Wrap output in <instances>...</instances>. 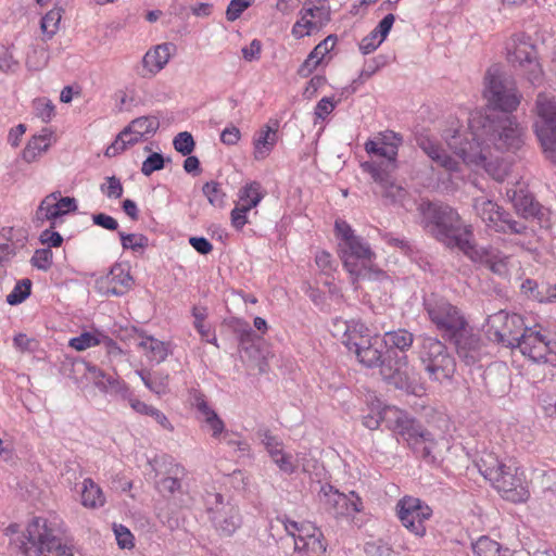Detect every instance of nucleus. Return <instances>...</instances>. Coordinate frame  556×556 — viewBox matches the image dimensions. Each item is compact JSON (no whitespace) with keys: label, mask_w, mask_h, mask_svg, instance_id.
<instances>
[{"label":"nucleus","mask_w":556,"mask_h":556,"mask_svg":"<svg viewBox=\"0 0 556 556\" xmlns=\"http://www.w3.org/2000/svg\"><path fill=\"white\" fill-rule=\"evenodd\" d=\"M473 208L486 227L494 231L500 227L498 225L506 212L497 203L485 198L475 199Z\"/></svg>","instance_id":"28"},{"label":"nucleus","mask_w":556,"mask_h":556,"mask_svg":"<svg viewBox=\"0 0 556 556\" xmlns=\"http://www.w3.org/2000/svg\"><path fill=\"white\" fill-rule=\"evenodd\" d=\"M100 191L108 199H121L124 193V187L121 182V179L116 176L106 177L104 182L100 185Z\"/></svg>","instance_id":"50"},{"label":"nucleus","mask_w":556,"mask_h":556,"mask_svg":"<svg viewBox=\"0 0 556 556\" xmlns=\"http://www.w3.org/2000/svg\"><path fill=\"white\" fill-rule=\"evenodd\" d=\"M381 38L378 36V34L372 29L367 36H365L361 42H359V50L363 54H369L377 50L383 40H380Z\"/></svg>","instance_id":"59"},{"label":"nucleus","mask_w":556,"mask_h":556,"mask_svg":"<svg viewBox=\"0 0 556 556\" xmlns=\"http://www.w3.org/2000/svg\"><path fill=\"white\" fill-rule=\"evenodd\" d=\"M118 236L124 250L143 252L149 245L148 237L142 233H125L119 231Z\"/></svg>","instance_id":"44"},{"label":"nucleus","mask_w":556,"mask_h":556,"mask_svg":"<svg viewBox=\"0 0 556 556\" xmlns=\"http://www.w3.org/2000/svg\"><path fill=\"white\" fill-rule=\"evenodd\" d=\"M479 471L502 496L513 503L526 502L529 490L523 471L511 460L505 463L492 453L481 457Z\"/></svg>","instance_id":"5"},{"label":"nucleus","mask_w":556,"mask_h":556,"mask_svg":"<svg viewBox=\"0 0 556 556\" xmlns=\"http://www.w3.org/2000/svg\"><path fill=\"white\" fill-rule=\"evenodd\" d=\"M203 194L206 197L210 204L215 207H223L225 205V192L217 181H208L202 188Z\"/></svg>","instance_id":"47"},{"label":"nucleus","mask_w":556,"mask_h":556,"mask_svg":"<svg viewBox=\"0 0 556 556\" xmlns=\"http://www.w3.org/2000/svg\"><path fill=\"white\" fill-rule=\"evenodd\" d=\"M527 328L521 315L498 311L488 317L485 332L490 340L515 349L516 342Z\"/></svg>","instance_id":"12"},{"label":"nucleus","mask_w":556,"mask_h":556,"mask_svg":"<svg viewBox=\"0 0 556 556\" xmlns=\"http://www.w3.org/2000/svg\"><path fill=\"white\" fill-rule=\"evenodd\" d=\"M383 344L388 350H399L406 352L410 349L414 342V334L406 329H396L387 331L383 334Z\"/></svg>","instance_id":"33"},{"label":"nucleus","mask_w":556,"mask_h":556,"mask_svg":"<svg viewBox=\"0 0 556 556\" xmlns=\"http://www.w3.org/2000/svg\"><path fill=\"white\" fill-rule=\"evenodd\" d=\"M337 42V37L334 35H329L323 41H320L311 53L318 59L320 62L333 49Z\"/></svg>","instance_id":"60"},{"label":"nucleus","mask_w":556,"mask_h":556,"mask_svg":"<svg viewBox=\"0 0 556 556\" xmlns=\"http://www.w3.org/2000/svg\"><path fill=\"white\" fill-rule=\"evenodd\" d=\"M354 353L362 365L368 368L379 366L383 379L395 388L407 392H415L406 355L397 357L393 368L391 359L384 358L382 351L377 346V338H370L366 344L361 345Z\"/></svg>","instance_id":"6"},{"label":"nucleus","mask_w":556,"mask_h":556,"mask_svg":"<svg viewBox=\"0 0 556 556\" xmlns=\"http://www.w3.org/2000/svg\"><path fill=\"white\" fill-rule=\"evenodd\" d=\"M126 400H128L130 407L140 415H146L152 417L163 429L167 431H174V426L168 420L166 415L152 405H148L147 403L140 401L139 399L132 396L128 393Z\"/></svg>","instance_id":"31"},{"label":"nucleus","mask_w":556,"mask_h":556,"mask_svg":"<svg viewBox=\"0 0 556 556\" xmlns=\"http://www.w3.org/2000/svg\"><path fill=\"white\" fill-rule=\"evenodd\" d=\"M49 60L48 52L43 47H30L25 59V66L28 71L42 70Z\"/></svg>","instance_id":"43"},{"label":"nucleus","mask_w":556,"mask_h":556,"mask_svg":"<svg viewBox=\"0 0 556 556\" xmlns=\"http://www.w3.org/2000/svg\"><path fill=\"white\" fill-rule=\"evenodd\" d=\"M138 333V348L141 349L146 357L152 362L160 364L166 359L169 353L168 344L152 336L147 334L144 331H137Z\"/></svg>","instance_id":"29"},{"label":"nucleus","mask_w":556,"mask_h":556,"mask_svg":"<svg viewBox=\"0 0 556 556\" xmlns=\"http://www.w3.org/2000/svg\"><path fill=\"white\" fill-rule=\"evenodd\" d=\"M424 309L443 338L457 341L467 323L460 309L438 293L424 296Z\"/></svg>","instance_id":"8"},{"label":"nucleus","mask_w":556,"mask_h":556,"mask_svg":"<svg viewBox=\"0 0 556 556\" xmlns=\"http://www.w3.org/2000/svg\"><path fill=\"white\" fill-rule=\"evenodd\" d=\"M417 146L427 154L431 161L446 172L454 174L459 170V162L447 154L443 148L432 138L420 135L416 139Z\"/></svg>","instance_id":"25"},{"label":"nucleus","mask_w":556,"mask_h":556,"mask_svg":"<svg viewBox=\"0 0 556 556\" xmlns=\"http://www.w3.org/2000/svg\"><path fill=\"white\" fill-rule=\"evenodd\" d=\"M318 496L324 509L334 518H353L363 509L362 498L354 491L344 494L325 484Z\"/></svg>","instance_id":"17"},{"label":"nucleus","mask_w":556,"mask_h":556,"mask_svg":"<svg viewBox=\"0 0 556 556\" xmlns=\"http://www.w3.org/2000/svg\"><path fill=\"white\" fill-rule=\"evenodd\" d=\"M330 18L331 10L326 0H307L299 11V18L293 24L291 34L296 39L311 36L326 26Z\"/></svg>","instance_id":"15"},{"label":"nucleus","mask_w":556,"mask_h":556,"mask_svg":"<svg viewBox=\"0 0 556 556\" xmlns=\"http://www.w3.org/2000/svg\"><path fill=\"white\" fill-rule=\"evenodd\" d=\"M80 504L89 509H97L106 503L105 495L98 483L91 478H85L80 486Z\"/></svg>","instance_id":"30"},{"label":"nucleus","mask_w":556,"mask_h":556,"mask_svg":"<svg viewBox=\"0 0 556 556\" xmlns=\"http://www.w3.org/2000/svg\"><path fill=\"white\" fill-rule=\"evenodd\" d=\"M172 472L175 475V477H165L159 481V489L161 492L174 494L180 490L181 482L179 476L185 475V468L179 464H175Z\"/></svg>","instance_id":"46"},{"label":"nucleus","mask_w":556,"mask_h":556,"mask_svg":"<svg viewBox=\"0 0 556 556\" xmlns=\"http://www.w3.org/2000/svg\"><path fill=\"white\" fill-rule=\"evenodd\" d=\"M53 228L45 229L41 231L39 236V240L42 244L47 245V249L50 248H59L63 243L62 236L58 232L52 230Z\"/></svg>","instance_id":"63"},{"label":"nucleus","mask_w":556,"mask_h":556,"mask_svg":"<svg viewBox=\"0 0 556 556\" xmlns=\"http://www.w3.org/2000/svg\"><path fill=\"white\" fill-rule=\"evenodd\" d=\"M77 207L75 198L61 197V192L55 191L41 200L35 217L38 222H49L51 228H55L61 217L76 212Z\"/></svg>","instance_id":"20"},{"label":"nucleus","mask_w":556,"mask_h":556,"mask_svg":"<svg viewBox=\"0 0 556 556\" xmlns=\"http://www.w3.org/2000/svg\"><path fill=\"white\" fill-rule=\"evenodd\" d=\"M33 108L35 115L40 118L43 123L51 121L54 115V105L47 98H37L33 101Z\"/></svg>","instance_id":"51"},{"label":"nucleus","mask_w":556,"mask_h":556,"mask_svg":"<svg viewBox=\"0 0 556 556\" xmlns=\"http://www.w3.org/2000/svg\"><path fill=\"white\" fill-rule=\"evenodd\" d=\"M256 435L260 439L261 443L264 445L269 457H271L273 455H278V452L283 450L282 440L279 437L273 434L269 429L260 428L256 431Z\"/></svg>","instance_id":"42"},{"label":"nucleus","mask_w":556,"mask_h":556,"mask_svg":"<svg viewBox=\"0 0 556 556\" xmlns=\"http://www.w3.org/2000/svg\"><path fill=\"white\" fill-rule=\"evenodd\" d=\"M417 354L420 364L432 382H451L456 371V361L446 345L435 337L420 336Z\"/></svg>","instance_id":"7"},{"label":"nucleus","mask_w":556,"mask_h":556,"mask_svg":"<svg viewBox=\"0 0 556 556\" xmlns=\"http://www.w3.org/2000/svg\"><path fill=\"white\" fill-rule=\"evenodd\" d=\"M535 109L538 114L535 134L546 157L556 161V97L552 93L540 92L536 97Z\"/></svg>","instance_id":"11"},{"label":"nucleus","mask_w":556,"mask_h":556,"mask_svg":"<svg viewBox=\"0 0 556 556\" xmlns=\"http://www.w3.org/2000/svg\"><path fill=\"white\" fill-rule=\"evenodd\" d=\"M102 331L93 330L86 331L78 337L72 338L68 345L76 351H85L89 348H93L101 344Z\"/></svg>","instance_id":"38"},{"label":"nucleus","mask_w":556,"mask_h":556,"mask_svg":"<svg viewBox=\"0 0 556 556\" xmlns=\"http://www.w3.org/2000/svg\"><path fill=\"white\" fill-rule=\"evenodd\" d=\"M506 195L514 205L516 212L521 216L528 218L538 215L540 204L534 201L533 195L525 184L517 182L513 187L507 188Z\"/></svg>","instance_id":"26"},{"label":"nucleus","mask_w":556,"mask_h":556,"mask_svg":"<svg viewBox=\"0 0 556 556\" xmlns=\"http://www.w3.org/2000/svg\"><path fill=\"white\" fill-rule=\"evenodd\" d=\"M498 226L500 227H497L496 232L501 233H514L521 236H529L532 233V230L523 222L514 219L507 212H505V216L502 218Z\"/></svg>","instance_id":"39"},{"label":"nucleus","mask_w":556,"mask_h":556,"mask_svg":"<svg viewBox=\"0 0 556 556\" xmlns=\"http://www.w3.org/2000/svg\"><path fill=\"white\" fill-rule=\"evenodd\" d=\"M62 12V8H53L42 16L40 28L48 39L52 38L59 30Z\"/></svg>","instance_id":"41"},{"label":"nucleus","mask_w":556,"mask_h":556,"mask_svg":"<svg viewBox=\"0 0 556 556\" xmlns=\"http://www.w3.org/2000/svg\"><path fill=\"white\" fill-rule=\"evenodd\" d=\"M25 536L35 556H74L73 547L62 542L45 518H34Z\"/></svg>","instance_id":"10"},{"label":"nucleus","mask_w":556,"mask_h":556,"mask_svg":"<svg viewBox=\"0 0 556 556\" xmlns=\"http://www.w3.org/2000/svg\"><path fill=\"white\" fill-rule=\"evenodd\" d=\"M174 148L182 155H189L194 149V140L190 132L181 131L173 140Z\"/></svg>","instance_id":"53"},{"label":"nucleus","mask_w":556,"mask_h":556,"mask_svg":"<svg viewBox=\"0 0 556 556\" xmlns=\"http://www.w3.org/2000/svg\"><path fill=\"white\" fill-rule=\"evenodd\" d=\"M464 254L472 262L479 263L493 274L506 278L509 275L510 257L492 247H478L475 241L465 250Z\"/></svg>","instance_id":"21"},{"label":"nucleus","mask_w":556,"mask_h":556,"mask_svg":"<svg viewBox=\"0 0 556 556\" xmlns=\"http://www.w3.org/2000/svg\"><path fill=\"white\" fill-rule=\"evenodd\" d=\"M484 98L490 112L470 121L469 130H454L446 135L448 149L463 163L484 169L492 178L502 181L509 165L503 152H517L525 143V128L511 115L520 104L521 94L516 84L501 74L496 66L488 70L484 78Z\"/></svg>","instance_id":"1"},{"label":"nucleus","mask_w":556,"mask_h":556,"mask_svg":"<svg viewBox=\"0 0 556 556\" xmlns=\"http://www.w3.org/2000/svg\"><path fill=\"white\" fill-rule=\"evenodd\" d=\"M174 48L173 43L165 42L149 49L142 58L138 74L141 77H152L160 73L168 63Z\"/></svg>","instance_id":"23"},{"label":"nucleus","mask_w":556,"mask_h":556,"mask_svg":"<svg viewBox=\"0 0 556 556\" xmlns=\"http://www.w3.org/2000/svg\"><path fill=\"white\" fill-rule=\"evenodd\" d=\"M52 143V132L43 129L41 134L34 136L27 143L24 150V159L27 162H33L38 155L46 152Z\"/></svg>","instance_id":"34"},{"label":"nucleus","mask_w":556,"mask_h":556,"mask_svg":"<svg viewBox=\"0 0 556 556\" xmlns=\"http://www.w3.org/2000/svg\"><path fill=\"white\" fill-rule=\"evenodd\" d=\"M203 502L210 514V519L222 534L231 535L238 529L241 523L239 510L229 502L225 503L220 493L206 491Z\"/></svg>","instance_id":"14"},{"label":"nucleus","mask_w":556,"mask_h":556,"mask_svg":"<svg viewBox=\"0 0 556 556\" xmlns=\"http://www.w3.org/2000/svg\"><path fill=\"white\" fill-rule=\"evenodd\" d=\"M270 458L282 473L292 475L295 472V460L292 454L285 452V450L278 452V455H273Z\"/></svg>","instance_id":"52"},{"label":"nucleus","mask_w":556,"mask_h":556,"mask_svg":"<svg viewBox=\"0 0 556 556\" xmlns=\"http://www.w3.org/2000/svg\"><path fill=\"white\" fill-rule=\"evenodd\" d=\"M334 231L339 240V255L343 267L353 277V283L359 279L383 280L388 275L375 266L376 253L370 244L356 235L350 224L343 219L334 222Z\"/></svg>","instance_id":"4"},{"label":"nucleus","mask_w":556,"mask_h":556,"mask_svg":"<svg viewBox=\"0 0 556 556\" xmlns=\"http://www.w3.org/2000/svg\"><path fill=\"white\" fill-rule=\"evenodd\" d=\"M338 102L333 97H324L321 98L316 106H315V117L316 119L325 121L328 115H330L336 109Z\"/></svg>","instance_id":"56"},{"label":"nucleus","mask_w":556,"mask_h":556,"mask_svg":"<svg viewBox=\"0 0 556 556\" xmlns=\"http://www.w3.org/2000/svg\"><path fill=\"white\" fill-rule=\"evenodd\" d=\"M538 401L546 416H556V395L549 393H542L539 395Z\"/></svg>","instance_id":"64"},{"label":"nucleus","mask_w":556,"mask_h":556,"mask_svg":"<svg viewBox=\"0 0 556 556\" xmlns=\"http://www.w3.org/2000/svg\"><path fill=\"white\" fill-rule=\"evenodd\" d=\"M514 50L508 47V61L527 77L532 84H539L542 80L543 71L538 60V53L533 45L529 43L525 36L513 40Z\"/></svg>","instance_id":"18"},{"label":"nucleus","mask_w":556,"mask_h":556,"mask_svg":"<svg viewBox=\"0 0 556 556\" xmlns=\"http://www.w3.org/2000/svg\"><path fill=\"white\" fill-rule=\"evenodd\" d=\"M134 285L127 264L115 263L109 273L100 276L94 281L97 292L104 296H122L126 294Z\"/></svg>","instance_id":"19"},{"label":"nucleus","mask_w":556,"mask_h":556,"mask_svg":"<svg viewBox=\"0 0 556 556\" xmlns=\"http://www.w3.org/2000/svg\"><path fill=\"white\" fill-rule=\"evenodd\" d=\"M53 261V253L50 249H39L36 250L31 257V265L40 270H48Z\"/></svg>","instance_id":"54"},{"label":"nucleus","mask_w":556,"mask_h":556,"mask_svg":"<svg viewBox=\"0 0 556 556\" xmlns=\"http://www.w3.org/2000/svg\"><path fill=\"white\" fill-rule=\"evenodd\" d=\"M164 167V157L160 153L150 154L142 163L141 173L144 176H150L154 172L160 170Z\"/></svg>","instance_id":"57"},{"label":"nucleus","mask_w":556,"mask_h":556,"mask_svg":"<svg viewBox=\"0 0 556 556\" xmlns=\"http://www.w3.org/2000/svg\"><path fill=\"white\" fill-rule=\"evenodd\" d=\"M251 210L247 207L245 205L237 204L231 213H230V219L231 225L236 230H241L243 227L248 224V213Z\"/></svg>","instance_id":"58"},{"label":"nucleus","mask_w":556,"mask_h":556,"mask_svg":"<svg viewBox=\"0 0 556 556\" xmlns=\"http://www.w3.org/2000/svg\"><path fill=\"white\" fill-rule=\"evenodd\" d=\"M251 4V0H231L226 11L227 20L230 22L236 21Z\"/></svg>","instance_id":"61"},{"label":"nucleus","mask_w":556,"mask_h":556,"mask_svg":"<svg viewBox=\"0 0 556 556\" xmlns=\"http://www.w3.org/2000/svg\"><path fill=\"white\" fill-rule=\"evenodd\" d=\"M534 479L540 483L544 493H554L556 488V469H541L534 470Z\"/></svg>","instance_id":"48"},{"label":"nucleus","mask_w":556,"mask_h":556,"mask_svg":"<svg viewBox=\"0 0 556 556\" xmlns=\"http://www.w3.org/2000/svg\"><path fill=\"white\" fill-rule=\"evenodd\" d=\"M85 367L84 376L90 381L100 392L103 393H117L122 395L123 399H126L129 391L127 386L121 381L118 378L108 375L98 366L89 363L83 362Z\"/></svg>","instance_id":"22"},{"label":"nucleus","mask_w":556,"mask_h":556,"mask_svg":"<svg viewBox=\"0 0 556 556\" xmlns=\"http://www.w3.org/2000/svg\"><path fill=\"white\" fill-rule=\"evenodd\" d=\"M392 409H396L395 407H387L382 412H376L368 414L363 417V425L368 428L369 430H376L380 427L381 421L383 418L388 417L389 415H392L395 419V415Z\"/></svg>","instance_id":"55"},{"label":"nucleus","mask_w":556,"mask_h":556,"mask_svg":"<svg viewBox=\"0 0 556 556\" xmlns=\"http://www.w3.org/2000/svg\"><path fill=\"white\" fill-rule=\"evenodd\" d=\"M432 508L415 496L405 495L395 505V515L401 525L417 538L426 535V522L432 517Z\"/></svg>","instance_id":"13"},{"label":"nucleus","mask_w":556,"mask_h":556,"mask_svg":"<svg viewBox=\"0 0 556 556\" xmlns=\"http://www.w3.org/2000/svg\"><path fill=\"white\" fill-rule=\"evenodd\" d=\"M265 197V191L257 181L244 185L238 192L239 204L245 205L249 210L256 207Z\"/></svg>","instance_id":"36"},{"label":"nucleus","mask_w":556,"mask_h":556,"mask_svg":"<svg viewBox=\"0 0 556 556\" xmlns=\"http://www.w3.org/2000/svg\"><path fill=\"white\" fill-rule=\"evenodd\" d=\"M279 123L270 119L262 126L253 137V156L256 161L265 160L274 150L278 141Z\"/></svg>","instance_id":"24"},{"label":"nucleus","mask_w":556,"mask_h":556,"mask_svg":"<svg viewBox=\"0 0 556 556\" xmlns=\"http://www.w3.org/2000/svg\"><path fill=\"white\" fill-rule=\"evenodd\" d=\"M419 211L425 229L446 248L464 253L473 241L472 226L452 206L428 201L419 205Z\"/></svg>","instance_id":"3"},{"label":"nucleus","mask_w":556,"mask_h":556,"mask_svg":"<svg viewBox=\"0 0 556 556\" xmlns=\"http://www.w3.org/2000/svg\"><path fill=\"white\" fill-rule=\"evenodd\" d=\"M193 405L197 410L203 416V420L212 432L214 439L220 440L226 433L225 424L219 418L217 413L208 405L205 396L197 393L193 397Z\"/></svg>","instance_id":"27"},{"label":"nucleus","mask_w":556,"mask_h":556,"mask_svg":"<svg viewBox=\"0 0 556 556\" xmlns=\"http://www.w3.org/2000/svg\"><path fill=\"white\" fill-rule=\"evenodd\" d=\"M395 415V431L403 438L413 452L428 464L437 462L432 454L435 442L429 431L401 409H392Z\"/></svg>","instance_id":"9"},{"label":"nucleus","mask_w":556,"mask_h":556,"mask_svg":"<svg viewBox=\"0 0 556 556\" xmlns=\"http://www.w3.org/2000/svg\"><path fill=\"white\" fill-rule=\"evenodd\" d=\"M368 328L361 321L350 320V329L342 339L349 351L355 352L361 345L366 344L370 339Z\"/></svg>","instance_id":"32"},{"label":"nucleus","mask_w":556,"mask_h":556,"mask_svg":"<svg viewBox=\"0 0 556 556\" xmlns=\"http://www.w3.org/2000/svg\"><path fill=\"white\" fill-rule=\"evenodd\" d=\"M14 233L15 230L12 227H3L0 230V257H10L15 254Z\"/></svg>","instance_id":"49"},{"label":"nucleus","mask_w":556,"mask_h":556,"mask_svg":"<svg viewBox=\"0 0 556 556\" xmlns=\"http://www.w3.org/2000/svg\"><path fill=\"white\" fill-rule=\"evenodd\" d=\"M403 143L401 134L393 130H383L368 139L364 149L369 155L381 159L380 161H366L361 167L368 173L379 186L383 198L392 203L401 202L406 194L404 188L397 185L393 174L399 167V149Z\"/></svg>","instance_id":"2"},{"label":"nucleus","mask_w":556,"mask_h":556,"mask_svg":"<svg viewBox=\"0 0 556 556\" xmlns=\"http://www.w3.org/2000/svg\"><path fill=\"white\" fill-rule=\"evenodd\" d=\"M31 291V280L24 278L16 282L13 290L7 295V303L10 305H18L23 303Z\"/></svg>","instance_id":"45"},{"label":"nucleus","mask_w":556,"mask_h":556,"mask_svg":"<svg viewBox=\"0 0 556 556\" xmlns=\"http://www.w3.org/2000/svg\"><path fill=\"white\" fill-rule=\"evenodd\" d=\"M523 356L538 364L556 366V343L528 327L515 344Z\"/></svg>","instance_id":"16"},{"label":"nucleus","mask_w":556,"mask_h":556,"mask_svg":"<svg viewBox=\"0 0 556 556\" xmlns=\"http://www.w3.org/2000/svg\"><path fill=\"white\" fill-rule=\"evenodd\" d=\"M127 126L129 130H132V134L146 139L156 132L160 123L154 116H141L131 121Z\"/></svg>","instance_id":"37"},{"label":"nucleus","mask_w":556,"mask_h":556,"mask_svg":"<svg viewBox=\"0 0 556 556\" xmlns=\"http://www.w3.org/2000/svg\"><path fill=\"white\" fill-rule=\"evenodd\" d=\"M143 138L132 134L129 127L126 126L115 138V140L106 148L105 156L113 157L124 152L129 147L142 141Z\"/></svg>","instance_id":"35"},{"label":"nucleus","mask_w":556,"mask_h":556,"mask_svg":"<svg viewBox=\"0 0 556 556\" xmlns=\"http://www.w3.org/2000/svg\"><path fill=\"white\" fill-rule=\"evenodd\" d=\"M295 551H303L305 556H323L326 552V544L321 531L315 532L303 544L299 545Z\"/></svg>","instance_id":"40"},{"label":"nucleus","mask_w":556,"mask_h":556,"mask_svg":"<svg viewBox=\"0 0 556 556\" xmlns=\"http://www.w3.org/2000/svg\"><path fill=\"white\" fill-rule=\"evenodd\" d=\"M521 291L527 294L529 298L544 302V291L540 289L538 282L532 279H526L521 286Z\"/></svg>","instance_id":"62"}]
</instances>
